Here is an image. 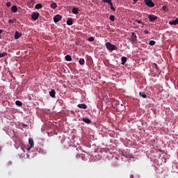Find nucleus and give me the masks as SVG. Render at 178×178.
<instances>
[{
    "instance_id": "11",
    "label": "nucleus",
    "mask_w": 178,
    "mask_h": 178,
    "mask_svg": "<svg viewBox=\"0 0 178 178\" xmlns=\"http://www.w3.org/2000/svg\"><path fill=\"white\" fill-rule=\"evenodd\" d=\"M169 24H170L171 26H176L178 24V18H177L174 21H171L169 22Z\"/></svg>"
},
{
    "instance_id": "21",
    "label": "nucleus",
    "mask_w": 178,
    "mask_h": 178,
    "mask_svg": "<svg viewBox=\"0 0 178 178\" xmlns=\"http://www.w3.org/2000/svg\"><path fill=\"white\" fill-rule=\"evenodd\" d=\"M35 9H41L42 8V4L38 3L35 6Z\"/></svg>"
},
{
    "instance_id": "26",
    "label": "nucleus",
    "mask_w": 178,
    "mask_h": 178,
    "mask_svg": "<svg viewBox=\"0 0 178 178\" xmlns=\"http://www.w3.org/2000/svg\"><path fill=\"white\" fill-rule=\"evenodd\" d=\"M109 5H110V8H111V10L115 12L116 10V9L113 8V3H111V4H109Z\"/></svg>"
},
{
    "instance_id": "23",
    "label": "nucleus",
    "mask_w": 178,
    "mask_h": 178,
    "mask_svg": "<svg viewBox=\"0 0 178 178\" xmlns=\"http://www.w3.org/2000/svg\"><path fill=\"white\" fill-rule=\"evenodd\" d=\"M15 104L17 106H22L23 105V103H22V102L19 101V100H17L15 102Z\"/></svg>"
},
{
    "instance_id": "3",
    "label": "nucleus",
    "mask_w": 178,
    "mask_h": 178,
    "mask_svg": "<svg viewBox=\"0 0 178 178\" xmlns=\"http://www.w3.org/2000/svg\"><path fill=\"white\" fill-rule=\"evenodd\" d=\"M144 2L148 8H154L155 6V3L152 2V0H144Z\"/></svg>"
},
{
    "instance_id": "6",
    "label": "nucleus",
    "mask_w": 178,
    "mask_h": 178,
    "mask_svg": "<svg viewBox=\"0 0 178 178\" xmlns=\"http://www.w3.org/2000/svg\"><path fill=\"white\" fill-rule=\"evenodd\" d=\"M29 144L30 147L28 148V151H30L31 148H34V140L33 139H29Z\"/></svg>"
},
{
    "instance_id": "24",
    "label": "nucleus",
    "mask_w": 178,
    "mask_h": 178,
    "mask_svg": "<svg viewBox=\"0 0 178 178\" xmlns=\"http://www.w3.org/2000/svg\"><path fill=\"white\" fill-rule=\"evenodd\" d=\"M162 9L164 12H168V10H169V8H168V6H163Z\"/></svg>"
},
{
    "instance_id": "5",
    "label": "nucleus",
    "mask_w": 178,
    "mask_h": 178,
    "mask_svg": "<svg viewBox=\"0 0 178 178\" xmlns=\"http://www.w3.org/2000/svg\"><path fill=\"white\" fill-rule=\"evenodd\" d=\"M148 19L151 23H154L155 20H158V17L155 16L154 15H149Z\"/></svg>"
},
{
    "instance_id": "36",
    "label": "nucleus",
    "mask_w": 178,
    "mask_h": 178,
    "mask_svg": "<svg viewBox=\"0 0 178 178\" xmlns=\"http://www.w3.org/2000/svg\"><path fill=\"white\" fill-rule=\"evenodd\" d=\"M138 0H134V3H136Z\"/></svg>"
},
{
    "instance_id": "7",
    "label": "nucleus",
    "mask_w": 178,
    "mask_h": 178,
    "mask_svg": "<svg viewBox=\"0 0 178 178\" xmlns=\"http://www.w3.org/2000/svg\"><path fill=\"white\" fill-rule=\"evenodd\" d=\"M61 19H62V16H60V15H57L54 17V23H58V22H59Z\"/></svg>"
},
{
    "instance_id": "19",
    "label": "nucleus",
    "mask_w": 178,
    "mask_h": 178,
    "mask_svg": "<svg viewBox=\"0 0 178 178\" xmlns=\"http://www.w3.org/2000/svg\"><path fill=\"white\" fill-rule=\"evenodd\" d=\"M140 97H142V98H147V95L144 92H139Z\"/></svg>"
},
{
    "instance_id": "29",
    "label": "nucleus",
    "mask_w": 178,
    "mask_h": 178,
    "mask_svg": "<svg viewBox=\"0 0 178 178\" xmlns=\"http://www.w3.org/2000/svg\"><path fill=\"white\" fill-rule=\"evenodd\" d=\"M110 20H111V22H115V16L111 15L110 16Z\"/></svg>"
},
{
    "instance_id": "22",
    "label": "nucleus",
    "mask_w": 178,
    "mask_h": 178,
    "mask_svg": "<svg viewBox=\"0 0 178 178\" xmlns=\"http://www.w3.org/2000/svg\"><path fill=\"white\" fill-rule=\"evenodd\" d=\"M86 63V60H84V58H80L79 59V64L81 65H83Z\"/></svg>"
},
{
    "instance_id": "8",
    "label": "nucleus",
    "mask_w": 178,
    "mask_h": 178,
    "mask_svg": "<svg viewBox=\"0 0 178 178\" xmlns=\"http://www.w3.org/2000/svg\"><path fill=\"white\" fill-rule=\"evenodd\" d=\"M83 122L85 123H87V124H90L91 123V120L89 119L88 117H85L82 119Z\"/></svg>"
},
{
    "instance_id": "17",
    "label": "nucleus",
    "mask_w": 178,
    "mask_h": 178,
    "mask_svg": "<svg viewBox=\"0 0 178 178\" xmlns=\"http://www.w3.org/2000/svg\"><path fill=\"white\" fill-rule=\"evenodd\" d=\"M11 10L13 13H16V12H17V6H12Z\"/></svg>"
},
{
    "instance_id": "2",
    "label": "nucleus",
    "mask_w": 178,
    "mask_h": 178,
    "mask_svg": "<svg viewBox=\"0 0 178 178\" xmlns=\"http://www.w3.org/2000/svg\"><path fill=\"white\" fill-rule=\"evenodd\" d=\"M130 41L132 44L137 42V35H136V33L134 32L131 33Z\"/></svg>"
},
{
    "instance_id": "40",
    "label": "nucleus",
    "mask_w": 178,
    "mask_h": 178,
    "mask_svg": "<svg viewBox=\"0 0 178 178\" xmlns=\"http://www.w3.org/2000/svg\"><path fill=\"white\" fill-rule=\"evenodd\" d=\"M31 2H33V0H31Z\"/></svg>"
},
{
    "instance_id": "31",
    "label": "nucleus",
    "mask_w": 178,
    "mask_h": 178,
    "mask_svg": "<svg viewBox=\"0 0 178 178\" xmlns=\"http://www.w3.org/2000/svg\"><path fill=\"white\" fill-rule=\"evenodd\" d=\"M10 5H11V3H10V2H7L6 6H7L8 8H9V7L10 6Z\"/></svg>"
},
{
    "instance_id": "30",
    "label": "nucleus",
    "mask_w": 178,
    "mask_h": 178,
    "mask_svg": "<svg viewBox=\"0 0 178 178\" xmlns=\"http://www.w3.org/2000/svg\"><path fill=\"white\" fill-rule=\"evenodd\" d=\"M153 67H154V69H156V70H158V65H157L156 63H154V64H153Z\"/></svg>"
},
{
    "instance_id": "4",
    "label": "nucleus",
    "mask_w": 178,
    "mask_h": 178,
    "mask_svg": "<svg viewBox=\"0 0 178 178\" xmlns=\"http://www.w3.org/2000/svg\"><path fill=\"white\" fill-rule=\"evenodd\" d=\"M40 17V13L38 12H33L31 15V19L32 20H37Z\"/></svg>"
},
{
    "instance_id": "35",
    "label": "nucleus",
    "mask_w": 178,
    "mask_h": 178,
    "mask_svg": "<svg viewBox=\"0 0 178 178\" xmlns=\"http://www.w3.org/2000/svg\"><path fill=\"white\" fill-rule=\"evenodd\" d=\"M2 33H3V30L0 29V34H2Z\"/></svg>"
},
{
    "instance_id": "28",
    "label": "nucleus",
    "mask_w": 178,
    "mask_h": 178,
    "mask_svg": "<svg viewBox=\"0 0 178 178\" xmlns=\"http://www.w3.org/2000/svg\"><path fill=\"white\" fill-rule=\"evenodd\" d=\"M88 41H89L90 42H92V41H94V37H90L88 39Z\"/></svg>"
},
{
    "instance_id": "14",
    "label": "nucleus",
    "mask_w": 178,
    "mask_h": 178,
    "mask_svg": "<svg viewBox=\"0 0 178 178\" xmlns=\"http://www.w3.org/2000/svg\"><path fill=\"white\" fill-rule=\"evenodd\" d=\"M121 60H122L121 65H124L126 62H127V58H126L125 56H122L121 58Z\"/></svg>"
},
{
    "instance_id": "20",
    "label": "nucleus",
    "mask_w": 178,
    "mask_h": 178,
    "mask_svg": "<svg viewBox=\"0 0 178 178\" xmlns=\"http://www.w3.org/2000/svg\"><path fill=\"white\" fill-rule=\"evenodd\" d=\"M8 55V53L6 51H3V53L0 51V58H3Z\"/></svg>"
},
{
    "instance_id": "13",
    "label": "nucleus",
    "mask_w": 178,
    "mask_h": 178,
    "mask_svg": "<svg viewBox=\"0 0 178 178\" xmlns=\"http://www.w3.org/2000/svg\"><path fill=\"white\" fill-rule=\"evenodd\" d=\"M56 94V92L55 91V90L52 89L50 92H49V95L50 97H51V98H55V95Z\"/></svg>"
},
{
    "instance_id": "10",
    "label": "nucleus",
    "mask_w": 178,
    "mask_h": 178,
    "mask_svg": "<svg viewBox=\"0 0 178 178\" xmlns=\"http://www.w3.org/2000/svg\"><path fill=\"white\" fill-rule=\"evenodd\" d=\"M79 12H80V10L79 9V8H72V13L74 15H79Z\"/></svg>"
},
{
    "instance_id": "34",
    "label": "nucleus",
    "mask_w": 178,
    "mask_h": 178,
    "mask_svg": "<svg viewBox=\"0 0 178 178\" xmlns=\"http://www.w3.org/2000/svg\"><path fill=\"white\" fill-rule=\"evenodd\" d=\"M138 24H143V21L138 20Z\"/></svg>"
},
{
    "instance_id": "37",
    "label": "nucleus",
    "mask_w": 178,
    "mask_h": 178,
    "mask_svg": "<svg viewBox=\"0 0 178 178\" xmlns=\"http://www.w3.org/2000/svg\"><path fill=\"white\" fill-rule=\"evenodd\" d=\"M130 178H134V175H131Z\"/></svg>"
},
{
    "instance_id": "12",
    "label": "nucleus",
    "mask_w": 178,
    "mask_h": 178,
    "mask_svg": "<svg viewBox=\"0 0 178 178\" xmlns=\"http://www.w3.org/2000/svg\"><path fill=\"white\" fill-rule=\"evenodd\" d=\"M21 35H22V33H19V31H15V40H19Z\"/></svg>"
},
{
    "instance_id": "16",
    "label": "nucleus",
    "mask_w": 178,
    "mask_h": 178,
    "mask_svg": "<svg viewBox=\"0 0 178 178\" xmlns=\"http://www.w3.org/2000/svg\"><path fill=\"white\" fill-rule=\"evenodd\" d=\"M50 7L51 8V9H56V8H58V5L56 4V3H51Z\"/></svg>"
},
{
    "instance_id": "27",
    "label": "nucleus",
    "mask_w": 178,
    "mask_h": 178,
    "mask_svg": "<svg viewBox=\"0 0 178 178\" xmlns=\"http://www.w3.org/2000/svg\"><path fill=\"white\" fill-rule=\"evenodd\" d=\"M156 44V42L154 40H151L149 43V45L151 47L154 46V44Z\"/></svg>"
},
{
    "instance_id": "33",
    "label": "nucleus",
    "mask_w": 178,
    "mask_h": 178,
    "mask_svg": "<svg viewBox=\"0 0 178 178\" xmlns=\"http://www.w3.org/2000/svg\"><path fill=\"white\" fill-rule=\"evenodd\" d=\"M15 21H13V19H9L8 20V23H14Z\"/></svg>"
},
{
    "instance_id": "38",
    "label": "nucleus",
    "mask_w": 178,
    "mask_h": 178,
    "mask_svg": "<svg viewBox=\"0 0 178 178\" xmlns=\"http://www.w3.org/2000/svg\"><path fill=\"white\" fill-rule=\"evenodd\" d=\"M76 158H80V156H79V155H76Z\"/></svg>"
},
{
    "instance_id": "25",
    "label": "nucleus",
    "mask_w": 178,
    "mask_h": 178,
    "mask_svg": "<svg viewBox=\"0 0 178 178\" xmlns=\"http://www.w3.org/2000/svg\"><path fill=\"white\" fill-rule=\"evenodd\" d=\"M102 2H106L109 5H112V0H102Z\"/></svg>"
},
{
    "instance_id": "9",
    "label": "nucleus",
    "mask_w": 178,
    "mask_h": 178,
    "mask_svg": "<svg viewBox=\"0 0 178 178\" xmlns=\"http://www.w3.org/2000/svg\"><path fill=\"white\" fill-rule=\"evenodd\" d=\"M78 108H80L81 109H87L88 106L86 104H79L77 105Z\"/></svg>"
},
{
    "instance_id": "18",
    "label": "nucleus",
    "mask_w": 178,
    "mask_h": 178,
    "mask_svg": "<svg viewBox=\"0 0 178 178\" xmlns=\"http://www.w3.org/2000/svg\"><path fill=\"white\" fill-rule=\"evenodd\" d=\"M65 60H67V62H72V56H70V55L65 56Z\"/></svg>"
},
{
    "instance_id": "15",
    "label": "nucleus",
    "mask_w": 178,
    "mask_h": 178,
    "mask_svg": "<svg viewBox=\"0 0 178 178\" xmlns=\"http://www.w3.org/2000/svg\"><path fill=\"white\" fill-rule=\"evenodd\" d=\"M67 24L68 26H72V24H73V19L72 18H69L67 20Z\"/></svg>"
},
{
    "instance_id": "1",
    "label": "nucleus",
    "mask_w": 178,
    "mask_h": 178,
    "mask_svg": "<svg viewBox=\"0 0 178 178\" xmlns=\"http://www.w3.org/2000/svg\"><path fill=\"white\" fill-rule=\"evenodd\" d=\"M106 48H107L108 51H116V49H118V47H116V45L112 44L109 42L106 43Z\"/></svg>"
},
{
    "instance_id": "32",
    "label": "nucleus",
    "mask_w": 178,
    "mask_h": 178,
    "mask_svg": "<svg viewBox=\"0 0 178 178\" xmlns=\"http://www.w3.org/2000/svg\"><path fill=\"white\" fill-rule=\"evenodd\" d=\"M144 33H145V34H149V32L148 31V30H145V31H144Z\"/></svg>"
},
{
    "instance_id": "39",
    "label": "nucleus",
    "mask_w": 178,
    "mask_h": 178,
    "mask_svg": "<svg viewBox=\"0 0 178 178\" xmlns=\"http://www.w3.org/2000/svg\"><path fill=\"white\" fill-rule=\"evenodd\" d=\"M0 151H2V148L0 147Z\"/></svg>"
}]
</instances>
